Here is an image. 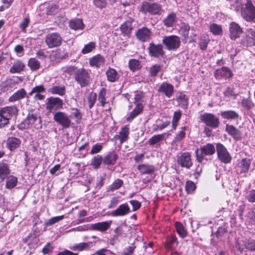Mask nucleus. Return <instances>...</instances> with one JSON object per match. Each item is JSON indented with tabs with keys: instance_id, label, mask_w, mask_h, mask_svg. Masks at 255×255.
I'll use <instances>...</instances> for the list:
<instances>
[{
	"instance_id": "f257e3e1",
	"label": "nucleus",
	"mask_w": 255,
	"mask_h": 255,
	"mask_svg": "<svg viewBox=\"0 0 255 255\" xmlns=\"http://www.w3.org/2000/svg\"><path fill=\"white\" fill-rule=\"evenodd\" d=\"M242 17L251 22L255 21V7L251 0H247L245 3H240V10Z\"/></svg>"
},
{
	"instance_id": "f03ea898",
	"label": "nucleus",
	"mask_w": 255,
	"mask_h": 255,
	"mask_svg": "<svg viewBox=\"0 0 255 255\" xmlns=\"http://www.w3.org/2000/svg\"><path fill=\"white\" fill-rule=\"evenodd\" d=\"M162 6L157 2L143 1L141 2L139 11L144 15H160L162 12Z\"/></svg>"
},
{
	"instance_id": "7ed1b4c3",
	"label": "nucleus",
	"mask_w": 255,
	"mask_h": 255,
	"mask_svg": "<svg viewBox=\"0 0 255 255\" xmlns=\"http://www.w3.org/2000/svg\"><path fill=\"white\" fill-rule=\"evenodd\" d=\"M215 148L212 143H207L201 146L199 148L195 150L196 159L199 162H202L206 156L214 154L215 152Z\"/></svg>"
},
{
	"instance_id": "20e7f679",
	"label": "nucleus",
	"mask_w": 255,
	"mask_h": 255,
	"mask_svg": "<svg viewBox=\"0 0 255 255\" xmlns=\"http://www.w3.org/2000/svg\"><path fill=\"white\" fill-rule=\"evenodd\" d=\"M74 79L82 88L87 86L90 83V73L84 68L78 69L75 71Z\"/></svg>"
},
{
	"instance_id": "39448f33",
	"label": "nucleus",
	"mask_w": 255,
	"mask_h": 255,
	"mask_svg": "<svg viewBox=\"0 0 255 255\" xmlns=\"http://www.w3.org/2000/svg\"><path fill=\"white\" fill-rule=\"evenodd\" d=\"M23 124L25 128L34 127L35 128L40 129L42 127L41 118L36 114H28L23 121Z\"/></svg>"
},
{
	"instance_id": "423d86ee",
	"label": "nucleus",
	"mask_w": 255,
	"mask_h": 255,
	"mask_svg": "<svg viewBox=\"0 0 255 255\" xmlns=\"http://www.w3.org/2000/svg\"><path fill=\"white\" fill-rule=\"evenodd\" d=\"M54 121L63 129L68 128L71 127V120L66 113L61 111H58L53 115Z\"/></svg>"
},
{
	"instance_id": "0eeeda50",
	"label": "nucleus",
	"mask_w": 255,
	"mask_h": 255,
	"mask_svg": "<svg viewBox=\"0 0 255 255\" xmlns=\"http://www.w3.org/2000/svg\"><path fill=\"white\" fill-rule=\"evenodd\" d=\"M45 41L49 48H53L60 46L63 38L58 32H53L46 35Z\"/></svg>"
},
{
	"instance_id": "6e6552de",
	"label": "nucleus",
	"mask_w": 255,
	"mask_h": 255,
	"mask_svg": "<svg viewBox=\"0 0 255 255\" xmlns=\"http://www.w3.org/2000/svg\"><path fill=\"white\" fill-rule=\"evenodd\" d=\"M63 101L59 98L50 97L47 98L45 103L46 109L49 113L54 114L56 111L63 108Z\"/></svg>"
},
{
	"instance_id": "1a4fd4ad",
	"label": "nucleus",
	"mask_w": 255,
	"mask_h": 255,
	"mask_svg": "<svg viewBox=\"0 0 255 255\" xmlns=\"http://www.w3.org/2000/svg\"><path fill=\"white\" fill-rule=\"evenodd\" d=\"M162 42L169 50H175L180 46V38L176 35L164 36Z\"/></svg>"
},
{
	"instance_id": "9d476101",
	"label": "nucleus",
	"mask_w": 255,
	"mask_h": 255,
	"mask_svg": "<svg viewBox=\"0 0 255 255\" xmlns=\"http://www.w3.org/2000/svg\"><path fill=\"white\" fill-rule=\"evenodd\" d=\"M200 119L206 125L214 128H218L220 124L218 118L213 114L204 113L200 115Z\"/></svg>"
},
{
	"instance_id": "9b49d317",
	"label": "nucleus",
	"mask_w": 255,
	"mask_h": 255,
	"mask_svg": "<svg viewBox=\"0 0 255 255\" xmlns=\"http://www.w3.org/2000/svg\"><path fill=\"white\" fill-rule=\"evenodd\" d=\"M251 164V160L249 158H244L238 160L235 166L236 171L237 174L242 175L243 176H247Z\"/></svg>"
},
{
	"instance_id": "f8f14e48",
	"label": "nucleus",
	"mask_w": 255,
	"mask_h": 255,
	"mask_svg": "<svg viewBox=\"0 0 255 255\" xmlns=\"http://www.w3.org/2000/svg\"><path fill=\"white\" fill-rule=\"evenodd\" d=\"M216 150L218 158L222 162L225 164L231 162L232 157L223 144L220 143H217Z\"/></svg>"
},
{
	"instance_id": "ddd939ff",
	"label": "nucleus",
	"mask_w": 255,
	"mask_h": 255,
	"mask_svg": "<svg viewBox=\"0 0 255 255\" xmlns=\"http://www.w3.org/2000/svg\"><path fill=\"white\" fill-rule=\"evenodd\" d=\"M174 86L173 85L165 82L162 83L158 87V92L166 97L171 98L174 93Z\"/></svg>"
},
{
	"instance_id": "4468645a",
	"label": "nucleus",
	"mask_w": 255,
	"mask_h": 255,
	"mask_svg": "<svg viewBox=\"0 0 255 255\" xmlns=\"http://www.w3.org/2000/svg\"><path fill=\"white\" fill-rule=\"evenodd\" d=\"M241 43L244 46L251 47L255 45V30L253 29H250L246 34L241 39Z\"/></svg>"
},
{
	"instance_id": "2eb2a0df",
	"label": "nucleus",
	"mask_w": 255,
	"mask_h": 255,
	"mask_svg": "<svg viewBox=\"0 0 255 255\" xmlns=\"http://www.w3.org/2000/svg\"><path fill=\"white\" fill-rule=\"evenodd\" d=\"M229 32L231 39L235 40L243 33V30L239 24L233 21L229 24Z\"/></svg>"
},
{
	"instance_id": "dca6fc26",
	"label": "nucleus",
	"mask_w": 255,
	"mask_h": 255,
	"mask_svg": "<svg viewBox=\"0 0 255 255\" xmlns=\"http://www.w3.org/2000/svg\"><path fill=\"white\" fill-rule=\"evenodd\" d=\"M149 55L155 58H160L164 55L163 46L161 44H155L151 43L148 47Z\"/></svg>"
},
{
	"instance_id": "f3484780",
	"label": "nucleus",
	"mask_w": 255,
	"mask_h": 255,
	"mask_svg": "<svg viewBox=\"0 0 255 255\" xmlns=\"http://www.w3.org/2000/svg\"><path fill=\"white\" fill-rule=\"evenodd\" d=\"M177 163L182 167L190 168L192 165V162L191 159V155L189 152H184L178 157Z\"/></svg>"
},
{
	"instance_id": "a211bd4d",
	"label": "nucleus",
	"mask_w": 255,
	"mask_h": 255,
	"mask_svg": "<svg viewBox=\"0 0 255 255\" xmlns=\"http://www.w3.org/2000/svg\"><path fill=\"white\" fill-rule=\"evenodd\" d=\"M152 35L150 30L146 27H143L137 30L136 36L138 39L141 42L149 41Z\"/></svg>"
},
{
	"instance_id": "6ab92c4d",
	"label": "nucleus",
	"mask_w": 255,
	"mask_h": 255,
	"mask_svg": "<svg viewBox=\"0 0 255 255\" xmlns=\"http://www.w3.org/2000/svg\"><path fill=\"white\" fill-rule=\"evenodd\" d=\"M18 112L17 108L15 106H7L0 109L1 113L5 118H7V121L9 120L13 116L16 115Z\"/></svg>"
},
{
	"instance_id": "aec40b11",
	"label": "nucleus",
	"mask_w": 255,
	"mask_h": 255,
	"mask_svg": "<svg viewBox=\"0 0 255 255\" xmlns=\"http://www.w3.org/2000/svg\"><path fill=\"white\" fill-rule=\"evenodd\" d=\"M112 224L111 221L98 222L90 225V230L104 232L108 230Z\"/></svg>"
},
{
	"instance_id": "412c9836",
	"label": "nucleus",
	"mask_w": 255,
	"mask_h": 255,
	"mask_svg": "<svg viewBox=\"0 0 255 255\" xmlns=\"http://www.w3.org/2000/svg\"><path fill=\"white\" fill-rule=\"evenodd\" d=\"M130 212V208L127 203L120 205L115 211H113L111 215L113 217L124 216Z\"/></svg>"
},
{
	"instance_id": "4be33fe9",
	"label": "nucleus",
	"mask_w": 255,
	"mask_h": 255,
	"mask_svg": "<svg viewBox=\"0 0 255 255\" xmlns=\"http://www.w3.org/2000/svg\"><path fill=\"white\" fill-rule=\"evenodd\" d=\"M129 133V128L127 126L122 127L119 134H116L114 136V139L116 140H119L121 143H123L127 141L128 138Z\"/></svg>"
},
{
	"instance_id": "5701e85b",
	"label": "nucleus",
	"mask_w": 255,
	"mask_h": 255,
	"mask_svg": "<svg viewBox=\"0 0 255 255\" xmlns=\"http://www.w3.org/2000/svg\"><path fill=\"white\" fill-rule=\"evenodd\" d=\"M220 114L223 119L229 121H238L239 119H240V117L238 113L233 110L222 111Z\"/></svg>"
},
{
	"instance_id": "b1692460",
	"label": "nucleus",
	"mask_w": 255,
	"mask_h": 255,
	"mask_svg": "<svg viewBox=\"0 0 255 255\" xmlns=\"http://www.w3.org/2000/svg\"><path fill=\"white\" fill-rule=\"evenodd\" d=\"M215 76L217 79L230 78L232 77L233 74L230 69L228 67H222L220 69L217 70L215 72Z\"/></svg>"
},
{
	"instance_id": "393cba45",
	"label": "nucleus",
	"mask_w": 255,
	"mask_h": 255,
	"mask_svg": "<svg viewBox=\"0 0 255 255\" xmlns=\"http://www.w3.org/2000/svg\"><path fill=\"white\" fill-rule=\"evenodd\" d=\"M226 131L235 140H239L241 139L242 136L240 131L233 125H226Z\"/></svg>"
},
{
	"instance_id": "a878e982",
	"label": "nucleus",
	"mask_w": 255,
	"mask_h": 255,
	"mask_svg": "<svg viewBox=\"0 0 255 255\" xmlns=\"http://www.w3.org/2000/svg\"><path fill=\"white\" fill-rule=\"evenodd\" d=\"M9 165L4 161H0V179L4 181L10 174Z\"/></svg>"
},
{
	"instance_id": "bb28decb",
	"label": "nucleus",
	"mask_w": 255,
	"mask_h": 255,
	"mask_svg": "<svg viewBox=\"0 0 255 255\" xmlns=\"http://www.w3.org/2000/svg\"><path fill=\"white\" fill-rule=\"evenodd\" d=\"M178 242L176 237L173 235L168 236L165 243V248L167 250L174 249L177 247Z\"/></svg>"
},
{
	"instance_id": "cd10ccee",
	"label": "nucleus",
	"mask_w": 255,
	"mask_h": 255,
	"mask_svg": "<svg viewBox=\"0 0 255 255\" xmlns=\"http://www.w3.org/2000/svg\"><path fill=\"white\" fill-rule=\"evenodd\" d=\"M27 95V92L24 88H21L13 93L9 98V101L11 102L24 99Z\"/></svg>"
},
{
	"instance_id": "c85d7f7f",
	"label": "nucleus",
	"mask_w": 255,
	"mask_h": 255,
	"mask_svg": "<svg viewBox=\"0 0 255 255\" xmlns=\"http://www.w3.org/2000/svg\"><path fill=\"white\" fill-rule=\"evenodd\" d=\"M187 128L186 126L180 128V130L175 133V136L172 141V143L176 144L183 140L185 138L186 130H187Z\"/></svg>"
},
{
	"instance_id": "c756f323",
	"label": "nucleus",
	"mask_w": 255,
	"mask_h": 255,
	"mask_svg": "<svg viewBox=\"0 0 255 255\" xmlns=\"http://www.w3.org/2000/svg\"><path fill=\"white\" fill-rule=\"evenodd\" d=\"M24 67L25 65L22 61L17 60L9 69V72L11 74L20 73L23 71Z\"/></svg>"
},
{
	"instance_id": "7c9ffc66",
	"label": "nucleus",
	"mask_w": 255,
	"mask_h": 255,
	"mask_svg": "<svg viewBox=\"0 0 255 255\" xmlns=\"http://www.w3.org/2000/svg\"><path fill=\"white\" fill-rule=\"evenodd\" d=\"M64 58L60 49L52 51L49 56V59L53 63H59Z\"/></svg>"
},
{
	"instance_id": "2f4dec72",
	"label": "nucleus",
	"mask_w": 255,
	"mask_h": 255,
	"mask_svg": "<svg viewBox=\"0 0 255 255\" xmlns=\"http://www.w3.org/2000/svg\"><path fill=\"white\" fill-rule=\"evenodd\" d=\"M105 62V59L104 57L100 54L92 57L89 60V64L91 66L99 68L101 66L104 64Z\"/></svg>"
},
{
	"instance_id": "473e14b6",
	"label": "nucleus",
	"mask_w": 255,
	"mask_h": 255,
	"mask_svg": "<svg viewBox=\"0 0 255 255\" xmlns=\"http://www.w3.org/2000/svg\"><path fill=\"white\" fill-rule=\"evenodd\" d=\"M135 107L130 113L129 116L127 118L128 121H132L134 118L142 113L143 109V105L142 104H135Z\"/></svg>"
},
{
	"instance_id": "72a5a7b5",
	"label": "nucleus",
	"mask_w": 255,
	"mask_h": 255,
	"mask_svg": "<svg viewBox=\"0 0 255 255\" xmlns=\"http://www.w3.org/2000/svg\"><path fill=\"white\" fill-rule=\"evenodd\" d=\"M7 146L11 150H14L19 146L21 144V140L16 137H10L7 140Z\"/></svg>"
},
{
	"instance_id": "f704fd0d",
	"label": "nucleus",
	"mask_w": 255,
	"mask_h": 255,
	"mask_svg": "<svg viewBox=\"0 0 255 255\" xmlns=\"http://www.w3.org/2000/svg\"><path fill=\"white\" fill-rule=\"evenodd\" d=\"M107 80L111 82H115L118 80L119 75L117 71L112 68H109L106 72Z\"/></svg>"
},
{
	"instance_id": "c9c22d12",
	"label": "nucleus",
	"mask_w": 255,
	"mask_h": 255,
	"mask_svg": "<svg viewBox=\"0 0 255 255\" xmlns=\"http://www.w3.org/2000/svg\"><path fill=\"white\" fill-rule=\"evenodd\" d=\"M176 14L174 12H171L164 19L163 23L167 27H172L176 22Z\"/></svg>"
},
{
	"instance_id": "e433bc0d",
	"label": "nucleus",
	"mask_w": 255,
	"mask_h": 255,
	"mask_svg": "<svg viewBox=\"0 0 255 255\" xmlns=\"http://www.w3.org/2000/svg\"><path fill=\"white\" fill-rule=\"evenodd\" d=\"M118 159V155L115 153H110L103 158V163L105 165H114Z\"/></svg>"
},
{
	"instance_id": "4c0bfd02",
	"label": "nucleus",
	"mask_w": 255,
	"mask_h": 255,
	"mask_svg": "<svg viewBox=\"0 0 255 255\" xmlns=\"http://www.w3.org/2000/svg\"><path fill=\"white\" fill-rule=\"evenodd\" d=\"M137 169L142 174H151L154 171V167L153 165L147 164H142L139 165Z\"/></svg>"
},
{
	"instance_id": "58836bf2",
	"label": "nucleus",
	"mask_w": 255,
	"mask_h": 255,
	"mask_svg": "<svg viewBox=\"0 0 255 255\" xmlns=\"http://www.w3.org/2000/svg\"><path fill=\"white\" fill-rule=\"evenodd\" d=\"M106 95L107 89L104 88L100 90L98 94V100L102 107H104L108 103L106 100Z\"/></svg>"
},
{
	"instance_id": "ea45409f",
	"label": "nucleus",
	"mask_w": 255,
	"mask_h": 255,
	"mask_svg": "<svg viewBox=\"0 0 255 255\" xmlns=\"http://www.w3.org/2000/svg\"><path fill=\"white\" fill-rule=\"evenodd\" d=\"M5 188L8 189L14 188L17 183V178L13 175H9L6 178Z\"/></svg>"
},
{
	"instance_id": "a19ab883",
	"label": "nucleus",
	"mask_w": 255,
	"mask_h": 255,
	"mask_svg": "<svg viewBox=\"0 0 255 255\" xmlns=\"http://www.w3.org/2000/svg\"><path fill=\"white\" fill-rule=\"evenodd\" d=\"M92 244V242L81 243L74 245L71 248V249L73 251H78L81 252L89 249Z\"/></svg>"
},
{
	"instance_id": "79ce46f5",
	"label": "nucleus",
	"mask_w": 255,
	"mask_h": 255,
	"mask_svg": "<svg viewBox=\"0 0 255 255\" xmlns=\"http://www.w3.org/2000/svg\"><path fill=\"white\" fill-rule=\"evenodd\" d=\"M70 27L74 30L82 29L84 28L83 21L81 19H75L72 20L69 22Z\"/></svg>"
},
{
	"instance_id": "37998d69",
	"label": "nucleus",
	"mask_w": 255,
	"mask_h": 255,
	"mask_svg": "<svg viewBox=\"0 0 255 255\" xmlns=\"http://www.w3.org/2000/svg\"><path fill=\"white\" fill-rule=\"evenodd\" d=\"M48 91L53 94L63 96L65 94L66 90L64 86H55L50 88Z\"/></svg>"
},
{
	"instance_id": "c03bdc74",
	"label": "nucleus",
	"mask_w": 255,
	"mask_h": 255,
	"mask_svg": "<svg viewBox=\"0 0 255 255\" xmlns=\"http://www.w3.org/2000/svg\"><path fill=\"white\" fill-rule=\"evenodd\" d=\"M175 228L177 234L181 238H184L186 237L187 232L181 223L176 222Z\"/></svg>"
},
{
	"instance_id": "a18cd8bd",
	"label": "nucleus",
	"mask_w": 255,
	"mask_h": 255,
	"mask_svg": "<svg viewBox=\"0 0 255 255\" xmlns=\"http://www.w3.org/2000/svg\"><path fill=\"white\" fill-rule=\"evenodd\" d=\"M103 161L102 156L100 155L95 156L91 160L90 165L95 169H98Z\"/></svg>"
},
{
	"instance_id": "49530a36",
	"label": "nucleus",
	"mask_w": 255,
	"mask_h": 255,
	"mask_svg": "<svg viewBox=\"0 0 255 255\" xmlns=\"http://www.w3.org/2000/svg\"><path fill=\"white\" fill-rule=\"evenodd\" d=\"M28 66L32 71L38 70L40 67V62L35 58H31L28 62Z\"/></svg>"
},
{
	"instance_id": "de8ad7c7",
	"label": "nucleus",
	"mask_w": 255,
	"mask_h": 255,
	"mask_svg": "<svg viewBox=\"0 0 255 255\" xmlns=\"http://www.w3.org/2000/svg\"><path fill=\"white\" fill-rule=\"evenodd\" d=\"M128 65L130 69L133 72L140 69L141 67L140 62L138 60L134 59L129 60Z\"/></svg>"
},
{
	"instance_id": "09e8293b",
	"label": "nucleus",
	"mask_w": 255,
	"mask_h": 255,
	"mask_svg": "<svg viewBox=\"0 0 255 255\" xmlns=\"http://www.w3.org/2000/svg\"><path fill=\"white\" fill-rule=\"evenodd\" d=\"M122 32L126 35L129 34L132 29V23L130 21L124 22L120 27Z\"/></svg>"
},
{
	"instance_id": "8fccbe9b",
	"label": "nucleus",
	"mask_w": 255,
	"mask_h": 255,
	"mask_svg": "<svg viewBox=\"0 0 255 255\" xmlns=\"http://www.w3.org/2000/svg\"><path fill=\"white\" fill-rule=\"evenodd\" d=\"M177 100L182 108L186 107L188 105V99L182 92H179L177 97Z\"/></svg>"
},
{
	"instance_id": "3c124183",
	"label": "nucleus",
	"mask_w": 255,
	"mask_h": 255,
	"mask_svg": "<svg viewBox=\"0 0 255 255\" xmlns=\"http://www.w3.org/2000/svg\"><path fill=\"white\" fill-rule=\"evenodd\" d=\"M123 184V181L121 179H117L108 188V191H114L119 189Z\"/></svg>"
},
{
	"instance_id": "603ef678",
	"label": "nucleus",
	"mask_w": 255,
	"mask_h": 255,
	"mask_svg": "<svg viewBox=\"0 0 255 255\" xmlns=\"http://www.w3.org/2000/svg\"><path fill=\"white\" fill-rule=\"evenodd\" d=\"M161 66L159 64H154L149 67L148 75L150 77L156 76L158 72L161 70Z\"/></svg>"
},
{
	"instance_id": "864d4df0",
	"label": "nucleus",
	"mask_w": 255,
	"mask_h": 255,
	"mask_svg": "<svg viewBox=\"0 0 255 255\" xmlns=\"http://www.w3.org/2000/svg\"><path fill=\"white\" fill-rule=\"evenodd\" d=\"M164 135V133L153 135L148 139L147 142L150 145H154L162 140Z\"/></svg>"
},
{
	"instance_id": "5fc2aeb1",
	"label": "nucleus",
	"mask_w": 255,
	"mask_h": 255,
	"mask_svg": "<svg viewBox=\"0 0 255 255\" xmlns=\"http://www.w3.org/2000/svg\"><path fill=\"white\" fill-rule=\"evenodd\" d=\"M97 98V96L96 93L91 92L89 94L87 97V102L88 107L90 109H92L95 105Z\"/></svg>"
},
{
	"instance_id": "6e6d98bb",
	"label": "nucleus",
	"mask_w": 255,
	"mask_h": 255,
	"mask_svg": "<svg viewBox=\"0 0 255 255\" xmlns=\"http://www.w3.org/2000/svg\"><path fill=\"white\" fill-rule=\"evenodd\" d=\"M243 243L245 244V247L247 250L251 252L255 251V242L253 239H246L244 241Z\"/></svg>"
},
{
	"instance_id": "4d7b16f0",
	"label": "nucleus",
	"mask_w": 255,
	"mask_h": 255,
	"mask_svg": "<svg viewBox=\"0 0 255 255\" xmlns=\"http://www.w3.org/2000/svg\"><path fill=\"white\" fill-rule=\"evenodd\" d=\"M247 221L249 224L255 225V209H251L246 215Z\"/></svg>"
},
{
	"instance_id": "13d9d810",
	"label": "nucleus",
	"mask_w": 255,
	"mask_h": 255,
	"mask_svg": "<svg viewBox=\"0 0 255 255\" xmlns=\"http://www.w3.org/2000/svg\"><path fill=\"white\" fill-rule=\"evenodd\" d=\"M64 218V215L54 217L45 221L44 225L46 226H50L63 220Z\"/></svg>"
},
{
	"instance_id": "bf43d9fd",
	"label": "nucleus",
	"mask_w": 255,
	"mask_h": 255,
	"mask_svg": "<svg viewBox=\"0 0 255 255\" xmlns=\"http://www.w3.org/2000/svg\"><path fill=\"white\" fill-rule=\"evenodd\" d=\"M241 105L246 110L252 109L254 104L250 98H244L241 102Z\"/></svg>"
},
{
	"instance_id": "052dcab7",
	"label": "nucleus",
	"mask_w": 255,
	"mask_h": 255,
	"mask_svg": "<svg viewBox=\"0 0 255 255\" xmlns=\"http://www.w3.org/2000/svg\"><path fill=\"white\" fill-rule=\"evenodd\" d=\"M210 39L205 36L201 37L199 41V46L202 50L204 51L207 49Z\"/></svg>"
},
{
	"instance_id": "680f3d73",
	"label": "nucleus",
	"mask_w": 255,
	"mask_h": 255,
	"mask_svg": "<svg viewBox=\"0 0 255 255\" xmlns=\"http://www.w3.org/2000/svg\"><path fill=\"white\" fill-rule=\"evenodd\" d=\"M96 47V43L94 42H90L84 47L81 52L83 54H86L91 52Z\"/></svg>"
},
{
	"instance_id": "e2e57ef3",
	"label": "nucleus",
	"mask_w": 255,
	"mask_h": 255,
	"mask_svg": "<svg viewBox=\"0 0 255 255\" xmlns=\"http://www.w3.org/2000/svg\"><path fill=\"white\" fill-rule=\"evenodd\" d=\"M210 30L214 35H220L222 33V28L220 25L213 23L210 26Z\"/></svg>"
},
{
	"instance_id": "0e129e2a",
	"label": "nucleus",
	"mask_w": 255,
	"mask_h": 255,
	"mask_svg": "<svg viewBox=\"0 0 255 255\" xmlns=\"http://www.w3.org/2000/svg\"><path fill=\"white\" fill-rule=\"evenodd\" d=\"M229 1L228 5L231 9L234 10L236 11H239L240 10V2L238 0H227Z\"/></svg>"
},
{
	"instance_id": "69168bd1",
	"label": "nucleus",
	"mask_w": 255,
	"mask_h": 255,
	"mask_svg": "<svg viewBox=\"0 0 255 255\" xmlns=\"http://www.w3.org/2000/svg\"><path fill=\"white\" fill-rule=\"evenodd\" d=\"M170 124V121H166L163 123L159 125H154L153 126L152 130L153 131H157L159 130H162L164 128H166Z\"/></svg>"
},
{
	"instance_id": "338daca9",
	"label": "nucleus",
	"mask_w": 255,
	"mask_h": 255,
	"mask_svg": "<svg viewBox=\"0 0 255 255\" xmlns=\"http://www.w3.org/2000/svg\"><path fill=\"white\" fill-rule=\"evenodd\" d=\"M196 188V185L193 181H188L186 182L185 189L188 193L191 194L193 193Z\"/></svg>"
},
{
	"instance_id": "774afa93",
	"label": "nucleus",
	"mask_w": 255,
	"mask_h": 255,
	"mask_svg": "<svg viewBox=\"0 0 255 255\" xmlns=\"http://www.w3.org/2000/svg\"><path fill=\"white\" fill-rule=\"evenodd\" d=\"M224 94L226 97H233L234 98H236L238 93H236L235 92V89L234 88L228 87L224 92Z\"/></svg>"
}]
</instances>
